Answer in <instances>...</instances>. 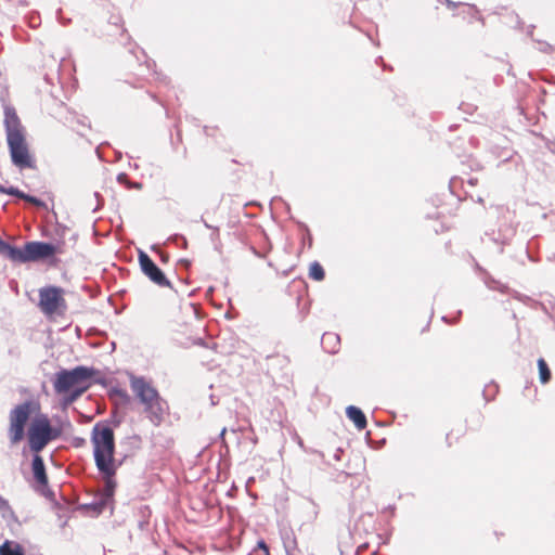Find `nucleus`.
Here are the masks:
<instances>
[{
  "label": "nucleus",
  "mask_w": 555,
  "mask_h": 555,
  "mask_svg": "<svg viewBox=\"0 0 555 555\" xmlns=\"http://www.w3.org/2000/svg\"><path fill=\"white\" fill-rule=\"evenodd\" d=\"M12 163L20 169L35 168V160L29 152L25 134L8 138Z\"/></svg>",
  "instance_id": "0eeeda50"
},
{
  "label": "nucleus",
  "mask_w": 555,
  "mask_h": 555,
  "mask_svg": "<svg viewBox=\"0 0 555 555\" xmlns=\"http://www.w3.org/2000/svg\"><path fill=\"white\" fill-rule=\"evenodd\" d=\"M139 263L142 272L156 285L160 287H170V281L165 276L164 272L155 264L151 257L140 250Z\"/></svg>",
  "instance_id": "6e6552de"
},
{
  "label": "nucleus",
  "mask_w": 555,
  "mask_h": 555,
  "mask_svg": "<svg viewBox=\"0 0 555 555\" xmlns=\"http://www.w3.org/2000/svg\"><path fill=\"white\" fill-rule=\"evenodd\" d=\"M539 377L542 384H546L551 380V370L543 358L538 360Z\"/></svg>",
  "instance_id": "f3484780"
},
{
  "label": "nucleus",
  "mask_w": 555,
  "mask_h": 555,
  "mask_svg": "<svg viewBox=\"0 0 555 555\" xmlns=\"http://www.w3.org/2000/svg\"><path fill=\"white\" fill-rule=\"evenodd\" d=\"M4 125L7 130V139L13 135H23L24 129L21 125V120L13 107L4 108Z\"/></svg>",
  "instance_id": "9d476101"
},
{
  "label": "nucleus",
  "mask_w": 555,
  "mask_h": 555,
  "mask_svg": "<svg viewBox=\"0 0 555 555\" xmlns=\"http://www.w3.org/2000/svg\"><path fill=\"white\" fill-rule=\"evenodd\" d=\"M93 457L99 472L113 473V467L121 462L115 459V434L106 424L96 423L91 430Z\"/></svg>",
  "instance_id": "f257e3e1"
},
{
  "label": "nucleus",
  "mask_w": 555,
  "mask_h": 555,
  "mask_svg": "<svg viewBox=\"0 0 555 555\" xmlns=\"http://www.w3.org/2000/svg\"><path fill=\"white\" fill-rule=\"evenodd\" d=\"M130 387L139 401L144 405V412L149 420L159 425L166 412V402L160 398L158 391L143 377L131 376Z\"/></svg>",
  "instance_id": "7ed1b4c3"
},
{
  "label": "nucleus",
  "mask_w": 555,
  "mask_h": 555,
  "mask_svg": "<svg viewBox=\"0 0 555 555\" xmlns=\"http://www.w3.org/2000/svg\"><path fill=\"white\" fill-rule=\"evenodd\" d=\"M0 254L14 262H28L25 246L18 248L0 240Z\"/></svg>",
  "instance_id": "9b49d317"
},
{
  "label": "nucleus",
  "mask_w": 555,
  "mask_h": 555,
  "mask_svg": "<svg viewBox=\"0 0 555 555\" xmlns=\"http://www.w3.org/2000/svg\"><path fill=\"white\" fill-rule=\"evenodd\" d=\"M93 375L94 371L87 366L62 370L55 374L53 382L54 390L59 395L69 392L65 399V403L70 404L89 388V380Z\"/></svg>",
  "instance_id": "f03ea898"
},
{
  "label": "nucleus",
  "mask_w": 555,
  "mask_h": 555,
  "mask_svg": "<svg viewBox=\"0 0 555 555\" xmlns=\"http://www.w3.org/2000/svg\"><path fill=\"white\" fill-rule=\"evenodd\" d=\"M60 436V430L51 426L49 417L41 414L33 420L27 430L29 448L33 452L39 453L46 446Z\"/></svg>",
  "instance_id": "423d86ee"
},
{
  "label": "nucleus",
  "mask_w": 555,
  "mask_h": 555,
  "mask_svg": "<svg viewBox=\"0 0 555 555\" xmlns=\"http://www.w3.org/2000/svg\"><path fill=\"white\" fill-rule=\"evenodd\" d=\"M326 337H328V338H330V337H332V335H331V334L324 335V336H323V339H325Z\"/></svg>",
  "instance_id": "5701e85b"
},
{
  "label": "nucleus",
  "mask_w": 555,
  "mask_h": 555,
  "mask_svg": "<svg viewBox=\"0 0 555 555\" xmlns=\"http://www.w3.org/2000/svg\"><path fill=\"white\" fill-rule=\"evenodd\" d=\"M473 12V8L469 5L463 7L462 13L470 14Z\"/></svg>",
  "instance_id": "412c9836"
},
{
  "label": "nucleus",
  "mask_w": 555,
  "mask_h": 555,
  "mask_svg": "<svg viewBox=\"0 0 555 555\" xmlns=\"http://www.w3.org/2000/svg\"><path fill=\"white\" fill-rule=\"evenodd\" d=\"M451 435H452V433L447 434V443H448V447H451V446H452Z\"/></svg>",
  "instance_id": "4be33fe9"
},
{
  "label": "nucleus",
  "mask_w": 555,
  "mask_h": 555,
  "mask_svg": "<svg viewBox=\"0 0 555 555\" xmlns=\"http://www.w3.org/2000/svg\"><path fill=\"white\" fill-rule=\"evenodd\" d=\"M257 547L263 552V555H270L269 547L263 540L258 541Z\"/></svg>",
  "instance_id": "6ab92c4d"
},
{
  "label": "nucleus",
  "mask_w": 555,
  "mask_h": 555,
  "mask_svg": "<svg viewBox=\"0 0 555 555\" xmlns=\"http://www.w3.org/2000/svg\"><path fill=\"white\" fill-rule=\"evenodd\" d=\"M309 278L314 281H323L325 278V272L323 267L318 262L314 261L309 267Z\"/></svg>",
  "instance_id": "a211bd4d"
},
{
  "label": "nucleus",
  "mask_w": 555,
  "mask_h": 555,
  "mask_svg": "<svg viewBox=\"0 0 555 555\" xmlns=\"http://www.w3.org/2000/svg\"><path fill=\"white\" fill-rule=\"evenodd\" d=\"M346 413L349 420L353 422L359 430H362L366 427V417L359 408L350 405L347 408Z\"/></svg>",
  "instance_id": "ddd939ff"
},
{
  "label": "nucleus",
  "mask_w": 555,
  "mask_h": 555,
  "mask_svg": "<svg viewBox=\"0 0 555 555\" xmlns=\"http://www.w3.org/2000/svg\"><path fill=\"white\" fill-rule=\"evenodd\" d=\"M33 473L39 486L46 487L48 485V476L43 460L40 455L36 454L33 459Z\"/></svg>",
  "instance_id": "f8f14e48"
},
{
  "label": "nucleus",
  "mask_w": 555,
  "mask_h": 555,
  "mask_svg": "<svg viewBox=\"0 0 555 555\" xmlns=\"http://www.w3.org/2000/svg\"><path fill=\"white\" fill-rule=\"evenodd\" d=\"M0 555H25L21 544L13 541H5L0 545Z\"/></svg>",
  "instance_id": "2eb2a0df"
},
{
  "label": "nucleus",
  "mask_w": 555,
  "mask_h": 555,
  "mask_svg": "<svg viewBox=\"0 0 555 555\" xmlns=\"http://www.w3.org/2000/svg\"><path fill=\"white\" fill-rule=\"evenodd\" d=\"M39 310L50 320L64 317L67 311L65 291L59 286H46L39 289Z\"/></svg>",
  "instance_id": "39448f33"
},
{
  "label": "nucleus",
  "mask_w": 555,
  "mask_h": 555,
  "mask_svg": "<svg viewBox=\"0 0 555 555\" xmlns=\"http://www.w3.org/2000/svg\"><path fill=\"white\" fill-rule=\"evenodd\" d=\"M25 248L28 262L49 258L57 251L54 245L44 242H28Z\"/></svg>",
  "instance_id": "1a4fd4ad"
},
{
  "label": "nucleus",
  "mask_w": 555,
  "mask_h": 555,
  "mask_svg": "<svg viewBox=\"0 0 555 555\" xmlns=\"http://www.w3.org/2000/svg\"><path fill=\"white\" fill-rule=\"evenodd\" d=\"M40 410V404L29 400L15 405L9 413L8 435L11 444L20 443L25 437V427L30 415Z\"/></svg>",
  "instance_id": "20e7f679"
},
{
  "label": "nucleus",
  "mask_w": 555,
  "mask_h": 555,
  "mask_svg": "<svg viewBox=\"0 0 555 555\" xmlns=\"http://www.w3.org/2000/svg\"><path fill=\"white\" fill-rule=\"evenodd\" d=\"M118 468H119V466L113 467L112 474L106 473V472H99L105 481V493L107 496H112L115 491V488H116L115 476H116Z\"/></svg>",
  "instance_id": "4468645a"
},
{
  "label": "nucleus",
  "mask_w": 555,
  "mask_h": 555,
  "mask_svg": "<svg viewBox=\"0 0 555 555\" xmlns=\"http://www.w3.org/2000/svg\"><path fill=\"white\" fill-rule=\"evenodd\" d=\"M3 193L5 194H9V195H13V196H16L18 198H22L28 203H31L36 206H40L42 205V202L34 196H30V195H27L25 194L24 192L20 191L18 189L16 188H9V189H3L2 190Z\"/></svg>",
  "instance_id": "dca6fc26"
},
{
  "label": "nucleus",
  "mask_w": 555,
  "mask_h": 555,
  "mask_svg": "<svg viewBox=\"0 0 555 555\" xmlns=\"http://www.w3.org/2000/svg\"><path fill=\"white\" fill-rule=\"evenodd\" d=\"M8 507V502L0 496V509H4Z\"/></svg>",
  "instance_id": "aec40b11"
}]
</instances>
